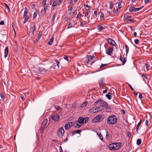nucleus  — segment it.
Listing matches in <instances>:
<instances>
[{"mask_svg": "<svg viewBox=\"0 0 152 152\" xmlns=\"http://www.w3.org/2000/svg\"><path fill=\"white\" fill-rule=\"evenodd\" d=\"M121 145V142H113L108 145V148L110 150L114 151L119 149Z\"/></svg>", "mask_w": 152, "mask_h": 152, "instance_id": "f257e3e1", "label": "nucleus"}, {"mask_svg": "<svg viewBox=\"0 0 152 152\" xmlns=\"http://www.w3.org/2000/svg\"><path fill=\"white\" fill-rule=\"evenodd\" d=\"M117 122V119L115 115H112L107 119V123L109 125H113Z\"/></svg>", "mask_w": 152, "mask_h": 152, "instance_id": "f03ea898", "label": "nucleus"}, {"mask_svg": "<svg viewBox=\"0 0 152 152\" xmlns=\"http://www.w3.org/2000/svg\"><path fill=\"white\" fill-rule=\"evenodd\" d=\"M87 61L85 62V64L87 65L89 64V65H91L94 63L95 61L96 58L95 56L91 55H87Z\"/></svg>", "mask_w": 152, "mask_h": 152, "instance_id": "7ed1b4c3", "label": "nucleus"}, {"mask_svg": "<svg viewBox=\"0 0 152 152\" xmlns=\"http://www.w3.org/2000/svg\"><path fill=\"white\" fill-rule=\"evenodd\" d=\"M63 1V0H55L54 1L52 5L51 10H53L57 5L59 6L61 5Z\"/></svg>", "mask_w": 152, "mask_h": 152, "instance_id": "20e7f679", "label": "nucleus"}, {"mask_svg": "<svg viewBox=\"0 0 152 152\" xmlns=\"http://www.w3.org/2000/svg\"><path fill=\"white\" fill-rule=\"evenodd\" d=\"M100 105L102 107H105L106 110V111L109 112L110 111V108L108 104L103 100L101 99V101L99 103Z\"/></svg>", "mask_w": 152, "mask_h": 152, "instance_id": "39448f33", "label": "nucleus"}, {"mask_svg": "<svg viewBox=\"0 0 152 152\" xmlns=\"http://www.w3.org/2000/svg\"><path fill=\"white\" fill-rule=\"evenodd\" d=\"M23 18L24 19V20L23 22L24 23H25L30 18V17L28 15L27 9L26 7L25 8Z\"/></svg>", "mask_w": 152, "mask_h": 152, "instance_id": "423d86ee", "label": "nucleus"}, {"mask_svg": "<svg viewBox=\"0 0 152 152\" xmlns=\"http://www.w3.org/2000/svg\"><path fill=\"white\" fill-rule=\"evenodd\" d=\"M103 115H99L92 119V121L94 123L100 122L103 119Z\"/></svg>", "mask_w": 152, "mask_h": 152, "instance_id": "0eeeda50", "label": "nucleus"}, {"mask_svg": "<svg viewBox=\"0 0 152 152\" xmlns=\"http://www.w3.org/2000/svg\"><path fill=\"white\" fill-rule=\"evenodd\" d=\"M48 122V120L47 119H44L43 120V122L42 123L40 128L39 129L40 132L42 133L45 129V127L46 125V123Z\"/></svg>", "mask_w": 152, "mask_h": 152, "instance_id": "6e6552de", "label": "nucleus"}, {"mask_svg": "<svg viewBox=\"0 0 152 152\" xmlns=\"http://www.w3.org/2000/svg\"><path fill=\"white\" fill-rule=\"evenodd\" d=\"M64 131L63 128L61 127L58 130L57 134L59 137H61L64 135Z\"/></svg>", "mask_w": 152, "mask_h": 152, "instance_id": "1a4fd4ad", "label": "nucleus"}, {"mask_svg": "<svg viewBox=\"0 0 152 152\" xmlns=\"http://www.w3.org/2000/svg\"><path fill=\"white\" fill-rule=\"evenodd\" d=\"M36 25L34 24V25L30 28V31L29 32V35H31V37H32L34 36V32L35 30Z\"/></svg>", "mask_w": 152, "mask_h": 152, "instance_id": "9d476101", "label": "nucleus"}, {"mask_svg": "<svg viewBox=\"0 0 152 152\" xmlns=\"http://www.w3.org/2000/svg\"><path fill=\"white\" fill-rule=\"evenodd\" d=\"M143 6H142L141 7L138 8H135L134 7L131 6L129 7V10L130 12H135L137 11L140 9H141L143 7Z\"/></svg>", "mask_w": 152, "mask_h": 152, "instance_id": "9b49d317", "label": "nucleus"}, {"mask_svg": "<svg viewBox=\"0 0 152 152\" xmlns=\"http://www.w3.org/2000/svg\"><path fill=\"white\" fill-rule=\"evenodd\" d=\"M51 118L54 121H57L60 119V116L56 113H54L51 116Z\"/></svg>", "mask_w": 152, "mask_h": 152, "instance_id": "f8f14e48", "label": "nucleus"}, {"mask_svg": "<svg viewBox=\"0 0 152 152\" xmlns=\"http://www.w3.org/2000/svg\"><path fill=\"white\" fill-rule=\"evenodd\" d=\"M104 80L103 78H101L98 81V83L99 84V86L100 88L103 87L105 85L106 83H104Z\"/></svg>", "mask_w": 152, "mask_h": 152, "instance_id": "ddd939ff", "label": "nucleus"}, {"mask_svg": "<svg viewBox=\"0 0 152 152\" xmlns=\"http://www.w3.org/2000/svg\"><path fill=\"white\" fill-rule=\"evenodd\" d=\"M113 48L112 47H109L106 50V53L107 55L111 56L113 53Z\"/></svg>", "mask_w": 152, "mask_h": 152, "instance_id": "4468645a", "label": "nucleus"}, {"mask_svg": "<svg viewBox=\"0 0 152 152\" xmlns=\"http://www.w3.org/2000/svg\"><path fill=\"white\" fill-rule=\"evenodd\" d=\"M107 41L110 44L113 46H115L116 45V44L115 42V41L110 38L108 39H107Z\"/></svg>", "mask_w": 152, "mask_h": 152, "instance_id": "2eb2a0df", "label": "nucleus"}, {"mask_svg": "<svg viewBox=\"0 0 152 152\" xmlns=\"http://www.w3.org/2000/svg\"><path fill=\"white\" fill-rule=\"evenodd\" d=\"M76 122L82 125L84 123V118L83 117H80L78 118Z\"/></svg>", "mask_w": 152, "mask_h": 152, "instance_id": "dca6fc26", "label": "nucleus"}, {"mask_svg": "<svg viewBox=\"0 0 152 152\" xmlns=\"http://www.w3.org/2000/svg\"><path fill=\"white\" fill-rule=\"evenodd\" d=\"M39 73L41 74H43L47 72V70L45 68L42 67H40L38 69Z\"/></svg>", "mask_w": 152, "mask_h": 152, "instance_id": "f3484780", "label": "nucleus"}, {"mask_svg": "<svg viewBox=\"0 0 152 152\" xmlns=\"http://www.w3.org/2000/svg\"><path fill=\"white\" fill-rule=\"evenodd\" d=\"M9 52V50H8V46H7L5 50H4V57L5 58H6L8 55Z\"/></svg>", "mask_w": 152, "mask_h": 152, "instance_id": "a211bd4d", "label": "nucleus"}, {"mask_svg": "<svg viewBox=\"0 0 152 152\" xmlns=\"http://www.w3.org/2000/svg\"><path fill=\"white\" fill-rule=\"evenodd\" d=\"M68 12L69 14L73 15L75 13V10L73 9V7H71L68 10Z\"/></svg>", "mask_w": 152, "mask_h": 152, "instance_id": "6ab92c4d", "label": "nucleus"}, {"mask_svg": "<svg viewBox=\"0 0 152 152\" xmlns=\"http://www.w3.org/2000/svg\"><path fill=\"white\" fill-rule=\"evenodd\" d=\"M97 107H93L90 109L91 112H97Z\"/></svg>", "mask_w": 152, "mask_h": 152, "instance_id": "aec40b11", "label": "nucleus"}, {"mask_svg": "<svg viewBox=\"0 0 152 152\" xmlns=\"http://www.w3.org/2000/svg\"><path fill=\"white\" fill-rule=\"evenodd\" d=\"M54 39V37L53 36L51 37V39H50L49 42H48V44L49 45H51L52 44V43Z\"/></svg>", "mask_w": 152, "mask_h": 152, "instance_id": "412c9836", "label": "nucleus"}, {"mask_svg": "<svg viewBox=\"0 0 152 152\" xmlns=\"http://www.w3.org/2000/svg\"><path fill=\"white\" fill-rule=\"evenodd\" d=\"M112 93H108L106 95V96L109 99H111Z\"/></svg>", "mask_w": 152, "mask_h": 152, "instance_id": "4be33fe9", "label": "nucleus"}, {"mask_svg": "<svg viewBox=\"0 0 152 152\" xmlns=\"http://www.w3.org/2000/svg\"><path fill=\"white\" fill-rule=\"evenodd\" d=\"M47 0H43L42 1V2L41 3V4H42L41 5H40V7L41 6H43L46 5L47 4H46V2Z\"/></svg>", "mask_w": 152, "mask_h": 152, "instance_id": "5701e85b", "label": "nucleus"}, {"mask_svg": "<svg viewBox=\"0 0 152 152\" xmlns=\"http://www.w3.org/2000/svg\"><path fill=\"white\" fill-rule=\"evenodd\" d=\"M64 127L66 130H67L70 127V125L68 123H67L65 125Z\"/></svg>", "mask_w": 152, "mask_h": 152, "instance_id": "b1692460", "label": "nucleus"}, {"mask_svg": "<svg viewBox=\"0 0 152 152\" xmlns=\"http://www.w3.org/2000/svg\"><path fill=\"white\" fill-rule=\"evenodd\" d=\"M97 26L98 27V29L99 30V31H101L104 29L103 27L101 26L98 25Z\"/></svg>", "mask_w": 152, "mask_h": 152, "instance_id": "393cba45", "label": "nucleus"}, {"mask_svg": "<svg viewBox=\"0 0 152 152\" xmlns=\"http://www.w3.org/2000/svg\"><path fill=\"white\" fill-rule=\"evenodd\" d=\"M141 120L140 121V122L138 124L137 126L136 129V132H137V133H138L137 131L139 129V127H140V125H141Z\"/></svg>", "mask_w": 152, "mask_h": 152, "instance_id": "a878e982", "label": "nucleus"}, {"mask_svg": "<svg viewBox=\"0 0 152 152\" xmlns=\"http://www.w3.org/2000/svg\"><path fill=\"white\" fill-rule=\"evenodd\" d=\"M82 125L81 124H80L78 123H77L75 125V127L76 128H79L80 127H81L82 126Z\"/></svg>", "mask_w": 152, "mask_h": 152, "instance_id": "bb28decb", "label": "nucleus"}, {"mask_svg": "<svg viewBox=\"0 0 152 152\" xmlns=\"http://www.w3.org/2000/svg\"><path fill=\"white\" fill-rule=\"evenodd\" d=\"M88 103L87 102H84L83 104L81 105V107H86V105H87Z\"/></svg>", "mask_w": 152, "mask_h": 152, "instance_id": "cd10ccee", "label": "nucleus"}, {"mask_svg": "<svg viewBox=\"0 0 152 152\" xmlns=\"http://www.w3.org/2000/svg\"><path fill=\"white\" fill-rule=\"evenodd\" d=\"M101 101V99H98V100L94 102V106H96V104H98L99 102V103H100Z\"/></svg>", "mask_w": 152, "mask_h": 152, "instance_id": "c85d7f7f", "label": "nucleus"}, {"mask_svg": "<svg viewBox=\"0 0 152 152\" xmlns=\"http://www.w3.org/2000/svg\"><path fill=\"white\" fill-rule=\"evenodd\" d=\"M93 16L94 18H97L98 17L97 12L96 11L94 12Z\"/></svg>", "mask_w": 152, "mask_h": 152, "instance_id": "c756f323", "label": "nucleus"}, {"mask_svg": "<svg viewBox=\"0 0 152 152\" xmlns=\"http://www.w3.org/2000/svg\"><path fill=\"white\" fill-rule=\"evenodd\" d=\"M124 17L126 19H127L128 20L130 19V18H131L132 17V16L131 15H124Z\"/></svg>", "mask_w": 152, "mask_h": 152, "instance_id": "7c9ffc66", "label": "nucleus"}, {"mask_svg": "<svg viewBox=\"0 0 152 152\" xmlns=\"http://www.w3.org/2000/svg\"><path fill=\"white\" fill-rule=\"evenodd\" d=\"M38 12H35L33 14V19H34L37 16Z\"/></svg>", "mask_w": 152, "mask_h": 152, "instance_id": "2f4dec72", "label": "nucleus"}, {"mask_svg": "<svg viewBox=\"0 0 152 152\" xmlns=\"http://www.w3.org/2000/svg\"><path fill=\"white\" fill-rule=\"evenodd\" d=\"M44 7V14H45L48 9V5H47L43 6Z\"/></svg>", "mask_w": 152, "mask_h": 152, "instance_id": "473e14b6", "label": "nucleus"}, {"mask_svg": "<svg viewBox=\"0 0 152 152\" xmlns=\"http://www.w3.org/2000/svg\"><path fill=\"white\" fill-rule=\"evenodd\" d=\"M141 143V139H138L137 141V144L138 145H140Z\"/></svg>", "mask_w": 152, "mask_h": 152, "instance_id": "72a5a7b5", "label": "nucleus"}, {"mask_svg": "<svg viewBox=\"0 0 152 152\" xmlns=\"http://www.w3.org/2000/svg\"><path fill=\"white\" fill-rule=\"evenodd\" d=\"M0 96L2 100H4L5 99V97L1 93H0Z\"/></svg>", "mask_w": 152, "mask_h": 152, "instance_id": "f704fd0d", "label": "nucleus"}, {"mask_svg": "<svg viewBox=\"0 0 152 152\" xmlns=\"http://www.w3.org/2000/svg\"><path fill=\"white\" fill-rule=\"evenodd\" d=\"M42 35V34L41 31H39L38 37V38L39 39Z\"/></svg>", "mask_w": 152, "mask_h": 152, "instance_id": "c9c22d12", "label": "nucleus"}, {"mask_svg": "<svg viewBox=\"0 0 152 152\" xmlns=\"http://www.w3.org/2000/svg\"><path fill=\"white\" fill-rule=\"evenodd\" d=\"M99 137L100 140L102 141H103V138L102 135V134H101V133L100 132L99 134Z\"/></svg>", "mask_w": 152, "mask_h": 152, "instance_id": "e433bc0d", "label": "nucleus"}, {"mask_svg": "<svg viewBox=\"0 0 152 152\" xmlns=\"http://www.w3.org/2000/svg\"><path fill=\"white\" fill-rule=\"evenodd\" d=\"M106 132V138L107 139H108L110 137L109 135V133L107 131Z\"/></svg>", "mask_w": 152, "mask_h": 152, "instance_id": "4c0bfd02", "label": "nucleus"}, {"mask_svg": "<svg viewBox=\"0 0 152 152\" xmlns=\"http://www.w3.org/2000/svg\"><path fill=\"white\" fill-rule=\"evenodd\" d=\"M113 6V3L112 2H110V8L111 9H112Z\"/></svg>", "mask_w": 152, "mask_h": 152, "instance_id": "58836bf2", "label": "nucleus"}, {"mask_svg": "<svg viewBox=\"0 0 152 152\" xmlns=\"http://www.w3.org/2000/svg\"><path fill=\"white\" fill-rule=\"evenodd\" d=\"M84 7L86 10H88L89 9L90 7L88 5H85Z\"/></svg>", "mask_w": 152, "mask_h": 152, "instance_id": "ea45409f", "label": "nucleus"}, {"mask_svg": "<svg viewBox=\"0 0 152 152\" xmlns=\"http://www.w3.org/2000/svg\"><path fill=\"white\" fill-rule=\"evenodd\" d=\"M122 1H119V2L118 3V7L119 8H120L121 7V4Z\"/></svg>", "mask_w": 152, "mask_h": 152, "instance_id": "a19ab883", "label": "nucleus"}, {"mask_svg": "<svg viewBox=\"0 0 152 152\" xmlns=\"http://www.w3.org/2000/svg\"><path fill=\"white\" fill-rule=\"evenodd\" d=\"M97 107V112L100 111H101V110H102V107Z\"/></svg>", "mask_w": 152, "mask_h": 152, "instance_id": "79ce46f5", "label": "nucleus"}, {"mask_svg": "<svg viewBox=\"0 0 152 152\" xmlns=\"http://www.w3.org/2000/svg\"><path fill=\"white\" fill-rule=\"evenodd\" d=\"M125 47L126 48V53L127 54L129 51V48L128 46L126 45H125Z\"/></svg>", "mask_w": 152, "mask_h": 152, "instance_id": "37998d69", "label": "nucleus"}, {"mask_svg": "<svg viewBox=\"0 0 152 152\" xmlns=\"http://www.w3.org/2000/svg\"><path fill=\"white\" fill-rule=\"evenodd\" d=\"M84 118V123L87 122L89 120V118L88 117H86Z\"/></svg>", "mask_w": 152, "mask_h": 152, "instance_id": "c03bdc74", "label": "nucleus"}, {"mask_svg": "<svg viewBox=\"0 0 152 152\" xmlns=\"http://www.w3.org/2000/svg\"><path fill=\"white\" fill-rule=\"evenodd\" d=\"M134 42L136 44H138L139 42V40L137 39H136L134 40Z\"/></svg>", "mask_w": 152, "mask_h": 152, "instance_id": "a18cd8bd", "label": "nucleus"}, {"mask_svg": "<svg viewBox=\"0 0 152 152\" xmlns=\"http://www.w3.org/2000/svg\"><path fill=\"white\" fill-rule=\"evenodd\" d=\"M56 64L58 67V68H59V64H60V62L59 61L57 60H56Z\"/></svg>", "mask_w": 152, "mask_h": 152, "instance_id": "49530a36", "label": "nucleus"}, {"mask_svg": "<svg viewBox=\"0 0 152 152\" xmlns=\"http://www.w3.org/2000/svg\"><path fill=\"white\" fill-rule=\"evenodd\" d=\"M56 13H55L54 14L53 17L52 18V20H53V21H54V20L56 18Z\"/></svg>", "mask_w": 152, "mask_h": 152, "instance_id": "de8ad7c7", "label": "nucleus"}, {"mask_svg": "<svg viewBox=\"0 0 152 152\" xmlns=\"http://www.w3.org/2000/svg\"><path fill=\"white\" fill-rule=\"evenodd\" d=\"M126 58L124 57V60H123V61L122 62V64H124L126 63Z\"/></svg>", "mask_w": 152, "mask_h": 152, "instance_id": "09e8293b", "label": "nucleus"}, {"mask_svg": "<svg viewBox=\"0 0 152 152\" xmlns=\"http://www.w3.org/2000/svg\"><path fill=\"white\" fill-rule=\"evenodd\" d=\"M151 0H145V4H147L151 2Z\"/></svg>", "mask_w": 152, "mask_h": 152, "instance_id": "8fccbe9b", "label": "nucleus"}, {"mask_svg": "<svg viewBox=\"0 0 152 152\" xmlns=\"http://www.w3.org/2000/svg\"><path fill=\"white\" fill-rule=\"evenodd\" d=\"M64 59L67 61H69V59L68 56H64Z\"/></svg>", "mask_w": 152, "mask_h": 152, "instance_id": "3c124183", "label": "nucleus"}, {"mask_svg": "<svg viewBox=\"0 0 152 152\" xmlns=\"http://www.w3.org/2000/svg\"><path fill=\"white\" fill-rule=\"evenodd\" d=\"M75 132L76 133L80 134L81 132V130H75Z\"/></svg>", "mask_w": 152, "mask_h": 152, "instance_id": "603ef678", "label": "nucleus"}, {"mask_svg": "<svg viewBox=\"0 0 152 152\" xmlns=\"http://www.w3.org/2000/svg\"><path fill=\"white\" fill-rule=\"evenodd\" d=\"M82 16V15L81 13H79L77 15V18H80Z\"/></svg>", "mask_w": 152, "mask_h": 152, "instance_id": "864d4df0", "label": "nucleus"}, {"mask_svg": "<svg viewBox=\"0 0 152 152\" xmlns=\"http://www.w3.org/2000/svg\"><path fill=\"white\" fill-rule=\"evenodd\" d=\"M142 77H144V78H145V79H148V77L147 76H146L145 74H142Z\"/></svg>", "mask_w": 152, "mask_h": 152, "instance_id": "5fc2aeb1", "label": "nucleus"}, {"mask_svg": "<svg viewBox=\"0 0 152 152\" xmlns=\"http://www.w3.org/2000/svg\"><path fill=\"white\" fill-rule=\"evenodd\" d=\"M55 107L57 110H59L61 108L59 106H55Z\"/></svg>", "mask_w": 152, "mask_h": 152, "instance_id": "6e6d98bb", "label": "nucleus"}, {"mask_svg": "<svg viewBox=\"0 0 152 152\" xmlns=\"http://www.w3.org/2000/svg\"><path fill=\"white\" fill-rule=\"evenodd\" d=\"M72 27V24L71 22H70L69 23L68 26V28H70Z\"/></svg>", "mask_w": 152, "mask_h": 152, "instance_id": "4d7b16f0", "label": "nucleus"}, {"mask_svg": "<svg viewBox=\"0 0 152 152\" xmlns=\"http://www.w3.org/2000/svg\"><path fill=\"white\" fill-rule=\"evenodd\" d=\"M145 66L146 68L147 69V71H148V68H149V65L148 64H145Z\"/></svg>", "mask_w": 152, "mask_h": 152, "instance_id": "13d9d810", "label": "nucleus"}, {"mask_svg": "<svg viewBox=\"0 0 152 152\" xmlns=\"http://www.w3.org/2000/svg\"><path fill=\"white\" fill-rule=\"evenodd\" d=\"M129 22H132V23H133L134 22V21H135V20H133V19H129V20H128Z\"/></svg>", "mask_w": 152, "mask_h": 152, "instance_id": "bf43d9fd", "label": "nucleus"}, {"mask_svg": "<svg viewBox=\"0 0 152 152\" xmlns=\"http://www.w3.org/2000/svg\"><path fill=\"white\" fill-rule=\"evenodd\" d=\"M106 65H107V64H102L100 66V68H102L103 66H106Z\"/></svg>", "mask_w": 152, "mask_h": 152, "instance_id": "052dcab7", "label": "nucleus"}, {"mask_svg": "<svg viewBox=\"0 0 152 152\" xmlns=\"http://www.w3.org/2000/svg\"><path fill=\"white\" fill-rule=\"evenodd\" d=\"M148 120L147 119H146L145 120V125L146 126H148Z\"/></svg>", "mask_w": 152, "mask_h": 152, "instance_id": "680f3d73", "label": "nucleus"}, {"mask_svg": "<svg viewBox=\"0 0 152 152\" xmlns=\"http://www.w3.org/2000/svg\"><path fill=\"white\" fill-rule=\"evenodd\" d=\"M4 21L3 20L1 21L0 22V25H4Z\"/></svg>", "mask_w": 152, "mask_h": 152, "instance_id": "e2e57ef3", "label": "nucleus"}, {"mask_svg": "<svg viewBox=\"0 0 152 152\" xmlns=\"http://www.w3.org/2000/svg\"><path fill=\"white\" fill-rule=\"evenodd\" d=\"M70 125V127H71L73 125V122H70L68 123Z\"/></svg>", "mask_w": 152, "mask_h": 152, "instance_id": "0e129e2a", "label": "nucleus"}, {"mask_svg": "<svg viewBox=\"0 0 152 152\" xmlns=\"http://www.w3.org/2000/svg\"><path fill=\"white\" fill-rule=\"evenodd\" d=\"M76 106V104H72V107H71V108L72 109H73Z\"/></svg>", "mask_w": 152, "mask_h": 152, "instance_id": "69168bd1", "label": "nucleus"}, {"mask_svg": "<svg viewBox=\"0 0 152 152\" xmlns=\"http://www.w3.org/2000/svg\"><path fill=\"white\" fill-rule=\"evenodd\" d=\"M127 135L129 137H130L131 136V133L129 132H128Z\"/></svg>", "mask_w": 152, "mask_h": 152, "instance_id": "338daca9", "label": "nucleus"}, {"mask_svg": "<svg viewBox=\"0 0 152 152\" xmlns=\"http://www.w3.org/2000/svg\"><path fill=\"white\" fill-rule=\"evenodd\" d=\"M59 150H60V152H63L62 150V147L61 146H60L59 147Z\"/></svg>", "mask_w": 152, "mask_h": 152, "instance_id": "774afa93", "label": "nucleus"}]
</instances>
